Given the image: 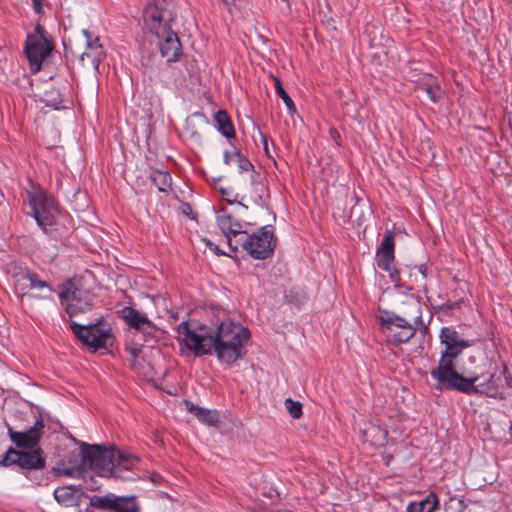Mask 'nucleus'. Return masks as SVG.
I'll use <instances>...</instances> for the list:
<instances>
[{"mask_svg": "<svg viewBox=\"0 0 512 512\" xmlns=\"http://www.w3.org/2000/svg\"><path fill=\"white\" fill-rule=\"evenodd\" d=\"M122 314L129 327L141 334L145 342L156 340L159 329L145 314L131 307H125Z\"/></svg>", "mask_w": 512, "mask_h": 512, "instance_id": "12", "label": "nucleus"}, {"mask_svg": "<svg viewBox=\"0 0 512 512\" xmlns=\"http://www.w3.org/2000/svg\"><path fill=\"white\" fill-rule=\"evenodd\" d=\"M118 502V497L113 498L112 496L106 495V496H98L93 495L90 498V505L97 509L102 510H111L114 512L116 508V504Z\"/></svg>", "mask_w": 512, "mask_h": 512, "instance_id": "27", "label": "nucleus"}, {"mask_svg": "<svg viewBox=\"0 0 512 512\" xmlns=\"http://www.w3.org/2000/svg\"><path fill=\"white\" fill-rule=\"evenodd\" d=\"M206 245L207 247H209L210 250H213L216 254L218 255H228L230 256V254L226 253V252H223L221 251L217 245H215L214 243H212L211 241L207 240L206 241Z\"/></svg>", "mask_w": 512, "mask_h": 512, "instance_id": "36", "label": "nucleus"}, {"mask_svg": "<svg viewBox=\"0 0 512 512\" xmlns=\"http://www.w3.org/2000/svg\"><path fill=\"white\" fill-rule=\"evenodd\" d=\"M216 129L227 139L235 138V128L230 116L225 110H219L214 114Z\"/></svg>", "mask_w": 512, "mask_h": 512, "instance_id": "23", "label": "nucleus"}, {"mask_svg": "<svg viewBox=\"0 0 512 512\" xmlns=\"http://www.w3.org/2000/svg\"><path fill=\"white\" fill-rule=\"evenodd\" d=\"M250 184L252 186L250 198L253 201V203L258 206L266 205V200L268 198V189L262 182V177L260 173L253 172L250 175Z\"/></svg>", "mask_w": 512, "mask_h": 512, "instance_id": "18", "label": "nucleus"}, {"mask_svg": "<svg viewBox=\"0 0 512 512\" xmlns=\"http://www.w3.org/2000/svg\"><path fill=\"white\" fill-rule=\"evenodd\" d=\"M103 317L97 318L87 324H79L71 321L70 328L75 336L84 344L91 348H105L112 338L111 329L103 325Z\"/></svg>", "mask_w": 512, "mask_h": 512, "instance_id": "9", "label": "nucleus"}, {"mask_svg": "<svg viewBox=\"0 0 512 512\" xmlns=\"http://www.w3.org/2000/svg\"><path fill=\"white\" fill-rule=\"evenodd\" d=\"M275 82V91L276 94L283 100L284 104L287 107V110L290 114L296 113V106L291 99V97L288 95V93L285 91V89L282 86V83L279 78H274Z\"/></svg>", "mask_w": 512, "mask_h": 512, "instance_id": "30", "label": "nucleus"}, {"mask_svg": "<svg viewBox=\"0 0 512 512\" xmlns=\"http://www.w3.org/2000/svg\"><path fill=\"white\" fill-rule=\"evenodd\" d=\"M285 407L294 419H298L302 415V404L290 398L285 400Z\"/></svg>", "mask_w": 512, "mask_h": 512, "instance_id": "34", "label": "nucleus"}, {"mask_svg": "<svg viewBox=\"0 0 512 512\" xmlns=\"http://www.w3.org/2000/svg\"><path fill=\"white\" fill-rule=\"evenodd\" d=\"M82 33L86 39V51L81 54L79 60L83 66L86 65V60H89L93 68L98 70L106 56L105 50L98 37H94L88 30H83Z\"/></svg>", "mask_w": 512, "mask_h": 512, "instance_id": "15", "label": "nucleus"}, {"mask_svg": "<svg viewBox=\"0 0 512 512\" xmlns=\"http://www.w3.org/2000/svg\"><path fill=\"white\" fill-rule=\"evenodd\" d=\"M13 464L23 469H41L45 466V460L39 449L33 452H21L10 448L0 459V465L10 466Z\"/></svg>", "mask_w": 512, "mask_h": 512, "instance_id": "14", "label": "nucleus"}, {"mask_svg": "<svg viewBox=\"0 0 512 512\" xmlns=\"http://www.w3.org/2000/svg\"><path fill=\"white\" fill-rule=\"evenodd\" d=\"M54 498L55 500L64 506H72L75 500V494L72 488L70 487H58L54 490Z\"/></svg>", "mask_w": 512, "mask_h": 512, "instance_id": "28", "label": "nucleus"}, {"mask_svg": "<svg viewBox=\"0 0 512 512\" xmlns=\"http://www.w3.org/2000/svg\"><path fill=\"white\" fill-rule=\"evenodd\" d=\"M259 135H260V138H261V141H262V144H263V148L265 150V153L269 156V150H268V140H267V137L264 133H262L261 131H259Z\"/></svg>", "mask_w": 512, "mask_h": 512, "instance_id": "38", "label": "nucleus"}, {"mask_svg": "<svg viewBox=\"0 0 512 512\" xmlns=\"http://www.w3.org/2000/svg\"><path fill=\"white\" fill-rule=\"evenodd\" d=\"M150 179L160 192L168 193L172 186V177L168 171L153 170Z\"/></svg>", "mask_w": 512, "mask_h": 512, "instance_id": "25", "label": "nucleus"}, {"mask_svg": "<svg viewBox=\"0 0 512 512\" xmlns=\"http://www.w3.org/2000/svg\"><path fill=\"white\" fill-rule=\"evenodd\" d=\"M52 50L53 43L45 28L39 24L36 25L34 33L27 36L25 46V54L33 72L40 70L42 62L50 55Z\"/></svg>", "mask_w": 512, "mask_h": 512, "instance_id": "10", "label": "nucleus"}, {"mask_svg": "<svg viewBox=\"0 0 512 512\" xmlns=\"http://www.w3.org/2000/svg\"><path fill=\"white\" fill-rule=\"evenodd\" d=\"M240 206L244 207V208H247V206H245L243 203H238Z\"/></svg>", "mask_w": 512, "mask_h": 512, "instance_id": "42", "label": "nucleus"}, {"mask_svg": "<svg viewBox=\"0 0 512 512\" xmlns=\"http://www.w3.org/2000/svg\"><path fill=\"white\" fill-rule=\"evenodd\" d=\"M30 287L31 290H44L47 289L49 294L53 292V288L50 286V284L47 281L41 280L39 276L30 271ZM50 297V295H48Z\"/></svg>", "mask_w": 512, "mask_h": 512, "instance_id": "31", "label": "nucleus"}, {"mask_svg": "<svg viewBox=\"0 0 512 512\" xmlns=\"http://www.w3.org/2000/svg\"><path fill=\"white\" fill-rule=\"evenodd\" d=\"M236 160V157L234 156V152L230 153L229 151H225L223 154V160L224 163L227 165H230L233 160Z\"/></svg>", "mask_w": 512, "mask_h": 512, "instance_id": "37", "label": "nucleus"}, {"mask_svg": "<svg viewBox=\"0 0 512 512\" xmlns=\"http://www.w3.org/2000/svg\"><path fill=\"white\" fill-rule=\"evenodd\" d=\"M380 328L390 343L401 344L414 337L418 327H425L419 301L409 299L404 303L402 314L384 311L379 318Z\"/></svg>", "mask_w": 512, "mask_h": 512, "instance_id": "3", "label": "nucleus"}, {"mask_svg": "<svg viewBox=\"0 0 512 512\" xmlns=\"http://www.w3.org/2000/svg\"><path fill=\"white\" fill-rule=\"evenodd\" d=\"M115 460L114 477H121V473L123 471L132 470L139 462V459L136 456L121 450H115Z\"/></svg>", "mask_w": 512, "mask_h": 512, "instance_id": "22", "label": "nucleus"}, {"mask_svg": "<svg viewBox=\"0 0 512 512\" xmlns=\"http://www.w3.org/2000/svg\"><path fill=\"white\" fill-rule=\"evenodd\" d=\"M58 296L61 306L70 317L89 311L93 305V295L72 280L60 286Z\"/></svg>", "mask_w": 512, "mask_h": 512, "instance_id": "8", "label": "nucleus"}, {"mask_svg": "<svg viewBox=\"0 0 512 512\" xmlns=\"http://www.w3.org/2000/svg\"><path fill=\"white\" fill-rule=\"evenodd\" d=\"M510 2H512V0H509Z\"/></svg>", "mask_w": 512, "mask_h": 512, "instance_id": "43", "label": "nucleus"}, {"mask_svg": "<svg viewBox=\"0 0 512 512\" xmlns=\"http://www.w3.org/2000/svg\"><path fill=\"white\" fill-rule=\"evenodd\" d=\"M242 249L252 258L264 260L272 256L276 247V237L272 225H265L253 233L241 234L238 248Z\"/></svg>", "mask_w": 512, "mask_h": 512, "instance_id": "7", "label": "nucleus"}, {"mask_svg": "<svg viewBox=\"0 0 512 512\" xmlns=\"http://www.w3.org/2000/svg\"><path fill=\"white\" fill-rule=\"evenodd\" d=\"M234 156L236 157V161L238 163V168L240 172H250V175L253 172H256L252 163L244 157L239 151H234Z\"/></svg>", "mask_w": 512, "mask_h": 512, "instance_id": "32", "label": "nucleus"}, {"mask_svg": "<svg viewBox=\"0 0 512 512\" xmlns=\"http://www.w3.org/2000/svg\"><path fill=\"white\" fill-rule=\"evenodd\" d=\"M27 200L31 208V215L38 226L46 232L47 228L56 222L59 213L57 202L37 185H32L31 189L27 191Z\"/></svg>", "mask_w": 512, "mask_h": 512, "instance_id": "6", "label": "nucleus"}, {"mask_svg": "<svg viewBox=\"0 0 512 512\" xmlns=\"http://www.w3.org/2000/svg\"><path fill=\"white\" fill-rule=\"evenodd\" d=\"M418 88L424 91L434 103L438 102L444 94L440 84L432 75H425L419 82Z\"/></svg>", "mask_w": 512, "mask_h": 512, "instance_id": "21", "label": "nucleus"}, {"mask_svg": "<svg viewBox=\"0 0 512 512\" xmlns=\"http://www.w3.org/2000/svg\"><path fill=\"white\" fill-rule=\"evenodd\" d=\"M144 22L158 39L160 54L167 62H175L182 54L177 34L171 29L174 18L169 0H150L144 10Z\"/></svg>", "mask_w": 512, "mask_h": 512, "instance_id": "2", "label": "nucleus"}, {"mask_svg": "<svg viewBox=\"0 0 512 512\" xmlns=\"http://www.w3.org/2000/svg\"><path fill=\"white\" fill-rule=\"evenodd\" d=\"M439 338L445 349L441 353L437 367L432 369L430 374L437 381L436 388L441 390L460 375L454 368V360L472 345V341L464 339L451 326L442 327Z\"/></svg>", "mask_w": 512, "mask_h": 512, "instance_id": "4", "label": "nucleus"}, {"mask_svg": "<svg viewBox=\"0 0 512 512\" xmlns=\"http://www.w3.org/2000/svg\"><path fill=\"white\" fill-rule=\"evenodd\" d=\"M216 221L219 229L227 240L231 252H236L238 250V243L240 241L241 234L246 232L244 229L245 224L235 220L225 209H222L217 213Z\"/></svg>", "mask_w": 512, "mask_h": 512, "instance_id": "13", "label": "nucleus"}, {"mask_svg": "<svg viewBox=\"0 0 512 512\" xmlns=\"http://www.w3.org/2000/svg\"><path fill=\"white\" fill-rule=\"evenodd\" d=\"M506 372H507V367H506V366H504V367H503V373L505 374Z\"/></svg>", "mask_w": 512, "mask_h": 512, "instance_id": "41", "label": "nucleus"}, {"mask_svg": "<svg viewBox=\"0 0 512 512\" xmlns=\"http://www.w3.org/2000/svg\"><path fill=\"white\" fill-rule=\"evenodd\" d=\"M43 427V422L37 421L30 429L24 432H16L9 428L8 434L11 441L17 447L34 448L38 445Z\"/></svg>", "mask_w": 512, "mask_h": 512, "instance_id": "16", "label": "nucleus"}, {"mask_svg": "<svg viewBox=\"0 0 512 512\" xmlns=\"http://www.w3.org/2000/svg\"><path fill=\"white\" fill-rule=\"evenodd\" d=\"M30 287V270H22L14 275V291L18 297L23 299L24 297H33L29 294ZM38 299H48L49 296H34Z\"/></svg>", "mask_w": 512, "mask_h": 512, "instance_id": "19", "label": "nucleus"}, {"mask_svg": "<svg viewBox=\"0 0 512 512\" xmlns=\"http://www.w3.org/2000/svg\"><path fill=\"white\" fill-rule=\"evenodd\" d=\"M505 379H506L507 384L510 386V382L512 380L511 376L510 375L505 376Z\"/></svg>", "mask_w": 512, "mask_h": 512, "instance_id": "40", "label": "nucleus"}, {"mask_svg": "<svg viewBox=\"0 0 512 512\" xmlns=\"http://www.w3.org/2000/svg\"><path fill=\"white\" fill-rule=\"evenodd\" d=\"M140 507L135 497H118L114 512H139Z\"/></svg>", "mask_w": 512, "mask_h": 512, "instance_id": "29", "label": "nucleus"}, {"mask_svg": "<svg viewBox=\"0 0 512 512\" xmlns=\"http://www.w3.org/2000/svg\"><path fill=\"white\" fill-rule=\"evenodd\" d=\"M80 453L83 463L89 465L100 476L114 477V461H116L114 449H102L98 445L83 444Z\"/></svg>", "mask_w": 512, "mask_h": 512, "instance_id": "11", "label": "nucleus"}, {"mask_svg": "<svg viewBox=\"0 0 512 512\" xmlns=\"http://www.w3.org/2000/svg\"><path fill=\"white\" fill-rule=\"evenodd\" d=\"M394 236L392 232H387L376 252L377 266L382 270H389L394 265Z\"/></svg>", "mask_w": 512, "mask_h": 512, "instance_id": "17", "label": "nucleus"}, {"mask_svg": "<svg viewBox=\"0 0 512 512\" xmlns=\"http://www.w3.org/2000/svg\"><path fill=\"white\" fill-rule=\"evenodd\" d=\"M500 377L487 372L481 375H459L445 389L455 390L465 394H480L492 398H502L503 393L499 386Z\"/></svg>", "mask_w": 512, "mask_h": 512, "instance_id": "5", "label": "nucleus"}, {"mask_svg": "<svg viewBox=\"0 0 512 512\" xmlns=\"http://www.w3.org/2000/svg\"><path fill=\"white\" fill-rule=\"evenodd\" d=\"M439 508V498L435 492H430L420 501H411L406 512H435Z\"/></svg>", "mask_w": 512, "mask_h": 512, "instance_id": "20", "label": "nucleus"}, {"mask_svg": "<svg viewBox=\"0 0 512 512\" xmlns=\"http://www.w3.org/2000/svg\"><path fill=\"white\" fill-rule=\"evenodd\" d=\"M389 274V278L392 283L396 286L400 285L401 277L399 271L394 267V265L390 266L389 270H385Z\"/></svg>", "mask_w": 512, "mask_h": 512, "instance_id": "35", "label": "nucleus"}, {"mask_svg": "<svg viewBox=\"0 0 512 512\" xmlns=\"http://www.w3.org/2000/svg\"><path fill=\"white\" fill-rule=\"evenodd\" d=\"M364 434L374 446H384L387 442L388 432L380 426H371Z\"/></svg>", "mask_w": 512, "mask_h": 512, "instance_id": "26", "label": "nucleus"}, {"mask_svg": "<svg viewBox=\"0 0 512 512\" xmlns=\"http://www.w3.org/2000/svg\"><path fill=\"white\" fill-rule=\"evenodd\" d=\"M177 332L179 339L196 356L212 354L214 351L217 359L227 365L244 357L245 346L251 336L248 328L231 320L222 321L216 331L206 328L191 330L187 322H182Z\"/></svg>", "mask_w": 512, "mask_h": 512, "instance_id": "1", "label": "nucleus"}, {"mask_svg": "<svg viewBox=\"0 0 512 512\" xmlns=\"http://www.w3.org/2000/svg\"><path fill=\"white\" fill-rule=\"evenodd\" d=\"M34 9L36 12H41L42 6L40 0H34Z\"/></svg>", "mask_w": 512, "mask_h": 512, "instance_id": "39", "label": "nucleus"}, {"mask_svg": "<svg viewBox=\"0 0 512 512\" xmlns=\"http://www.w3.org/2000/svg\"><path fill=\"white\" fill-rule=\"evenodd\" d=\"M187 410L193 414L199 421L208 425H216L219 422V415L216 411L205 409L194 405L193 403L185 402Z\"/></svg>", "mask_w": 512, "mask_h": 512, "instance_id": "24", "label": "nucleus"}, {"mask_svg": "<svg viewBox=\"0 0 512 512\" xmlns=\"http://www.w3.org/2000/svg\"><path fill=\"white\" fill-rule=\"evenodd\" d=\"M46 105L52 107L55 110H59L61 108H64L65 106L62 105V98L60 96V93L56 90H52L49 93H46Z\"/></svg>", "mask_w": 512, "mask_h": 512, "instance_id": "33", "label": "nucleus"}]
</instances>
